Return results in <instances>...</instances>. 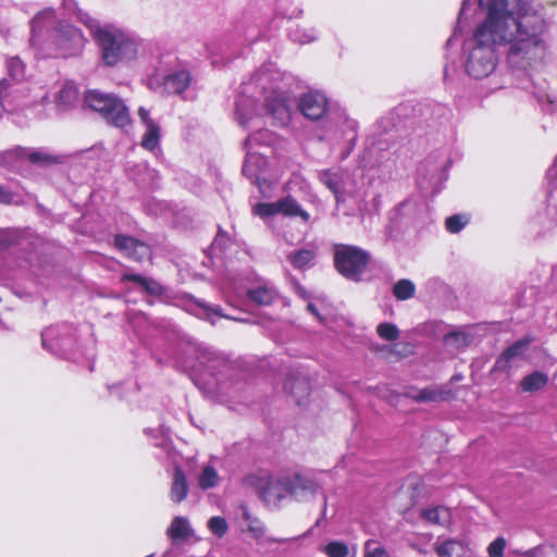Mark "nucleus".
Listing matches in <instances>:
<instances>
[{
	"label": "nucleus",
	"instance_id": "52",
	"mask_svg": "<svg viewBox=\"0 0 557 557\" xmlns=\"http://www.w3.org/2000/svg\"><path fill=\"white\" fill-rule=\"evenodd\" d=\"M411 488H412V492H413V500H412V505H414L417 503V497H418V493L420 491V483L417 482L414 484L411 485Z\"/></svg>",
	"mask_w": 557,
	"mask_h": 557
},
{
	"label": "nucleus",
	"instance_id": "36",
	"mask_svg": "<svg viewBox=\"0 0 557 557\" xmlns=\"http://www.w3.org/2000/svg\"><path fill=\"white\" fill-rule=\"evenodd\" d=\"M253 213L260 218L280 214L278 200L274 202H259L253 207Z\"/></svg>",
	"mask_w": 557,
	"mask_h": 557
},
{
	"label": "nucleus",
	"instance_id": "29",
	"mask_svg": "<svg viewBox=\"0 0 557 557\" xmlns=\"http://www.w3.org/2000/svg\"><path fill=\"white\" fill-rule=\"evenodd\" d=\"M24 159H27L28 161H30L32 163L37 164V165H48V164L59 162L57 157H54V156L50 154L49 152H47L46 150H41V149H38V150L27 149L26 154H24Z\"/></svg>",
	"mask_w": 557,
	"mask_h": 557
},
{
	"label": "nucleus",
	"instance_id": "33",
	"mask_svg": "<svg viewBox=\"0 0 557 557\" xmlns=\"http://www.w3.org/2000/svg\"><path fill=\"white\" fill-rule=\"evenodd\" d=\"M363 557H392L391 554L375 540L364 542Z\"/></svg>",
	"mask_w": 557,
	"mask_h": 557
},
{
	"label": "nucleus",
	"instance_id": "40",
	"mask_svg": "<svg viewBox=\"0 0 557 557\" xmlns=\"http://www.w3.org/2000/svg\"><path fill=\"white\" fill-rule=\"evenodd\" d=\"M137 383L136 381L131 383H121L113 386H110V394L113 396H116L120 399H124L127 397L126 393L135 394L136 392Z\"/></svg>",
	"mask_w": 557,
	"mask_h": 557
},
{
	"label": "nucleus",
	"instance_id": "51",
	"mask_svg": "<svg viewBox=\"0 0 557 557\" xmlns=\"http://www.w3.org/2000/svg\"><path fill=\"white\" fill-rule=\"evenodd\" d=\"M8 89V82L5 79L0 81V103H2L4 92Z\"/></svg>",
	"mask_w": 557,
	"mask_h": 557
},
{
	"label": "nucleus",
	"instance_id": "41",
	"mask_svg": "<svg viewBox=\"0 0 557 557\" xmlns=\"http://www.w3.org/2000/svg\"><path fill=\"white\" fill-rule=\"evenodd\" d=\"M195 304L202 308L206 312V319L211 323V324H214V320L212 319V315H216V317H220V318H224V319H230L228 315L224 314L221 307H212L203 301H200V300H194Z\"/></svg>",
	"mask_w": 557,
	"mask_h": 557
},
{
	"label": "nucleus",
	"instance_id": "44",
	"mask_svg": "<svg viewBox=\"0 0 557 557\" xmlns=\"http://www.w3.org/2000/svg\"><path fill=\"white\" fill-rule=\"evenodd\" d=\"M268 136H271V133L267 129H262V131H259V132H256L253 134H250L246 140H245V147L247 149H251L253 144H263L265 143V138Z\"/></svg>",
	"mask_w": 557,
	"mask_h": 557
},
{
	"label": "nucleus",
	"instance_id": "19",
	"mask_svg": "<svg viewBox=\"0 0 557 557\" xmlns=\"http://www.w3.org/2000/svg\"><path fill=\"white\" fill-rule=\"evenodd\" d=\"M420 518L429 524L445 525L450 520V511L447 507L437 505L422 509Z\"/></svg>",
	"mask_w": 557,
	"mask_h": 557
},
{
	"label": "nucleus",
	"instance_id": "31",
	"mask_svg": "<svg viewBox=\"0 0 557 557\" xmlns=\"http://www.w3.org/2000/svg\"><path fill=\"white\" fill-rule=\"evenodd\" d=\"M141 289L156 298L162 297L165 293V287L160 282L144 276H141Z\"/></svg>",
	"mask_w": 557,
	"mask_h": 557
},
{
	"label": "nucleus",
	"instance_id": "42",
	"mask_svg": "<svg viewBox=\"0 0 557 557\" xmlns=\"http://www.w3.org/2000/svg\"><path fill=\"white\" fill-rule=\"evenodd\" d=\"M506 544L505 537H496L487 547L488 557H504Z\"/></svg>",
	"mask_w": 557,
	"mask_h": 557
},
{
	"label": "nucleus",
	"instance_id": "53",
	"mask_svg": "<svg viewBox=\"0 0 557 557\" xmlns=\"http://www.w3.org/2000/svg\"><path fill=\"white\" fill-rule=\"evenodd\" d=\"M307 310H308L309 312H311L312 314H314V315H317V317H320V313H319V311H318V308L315 307V305H314V304L309 302V304L307 305Z\"/></svg>",
	"mask_w": 557,
	"mask_h": 557
},
{
	"label": "nucleus",
	"instance_id": "16",
	"mask_svg": "<svg viewBox=\"0 0 557 557\" xmlns=\"http://www.w3.org/2000/svg\"><path fill=\"white\" fill-rule=\"evenodd\" d=\"M188 490V482L184 470L178 466L175 467L170 491L171 499L176 504L182 503L187 497Z\"/></svg>",
	"mask_w": 557,
	"mask_h": 557
},
{
	"label": "nucleus",
	"instance_id": "13",
	"mask_svg": "<svg viewBox=\"0 0 557 557\" xmlns=\"http://www.w3.org/2000/svg\"><path fill=\"white\" fill-rule=\"evenodd\" d=\"M141 122L146 126V132L141 137V147L153 151L158 148L161 138V127L154 123L149 116L148 112L141 108Z\"/></svg>",
	"mask_w": 557,
	"mask_h": 557
},
{
	"label": "nucleus",
	"instance_id": "11",
	"mask_svg": "<svg viewBox=\"0 0 557 557\" xmlns=\"http://www.w3.org/2000/svg\"><path fill=\"white\" fill-rule=\"evenodd\" d=\"M283 388L298 406L307 404L311 394L310 380L296 371L288 372Z\"/></svg>",
	"mask_w": 557,
	"mask_h": 557
},
{
	"label": "nucleus",
	"instance_id": "32",
	"mask_svg": "<svg viewBox=\"0 0 557 557\" xmlns=\"http://www.w3.org/2000/svg\"><path fill=\"white\" fill-rule=\"evenodd\" d=\"M443 342L446 345H454L456 348H463L470 344L469 336L461 331H451L444 335Z\"/></svg>",
	"mask_w": 557,
	"mask_h": 557
},
{
	"label": "nucleus",
	"instance_id": "38",
	"mask_svg": "<svg viewBox=\"0 0 557 557\" xmlns=\"http://www.w3.org/2000/svg\"><path fill=\"white\" fill-rule=\"evenodd\" d=\"M324 553L329 557H347L349 548L347 544L338 541H332L324 547Z\"/></svg>",
	"mask_w": 557,
	"mask_h": 557
},
{
	"label": "nucleus",
	"instance_id": "46",
	"mask_svg": "<svg viewBox=\"0 0 557 557\" xmlns=\"http://www.w3.org/2000/svg\"><path fill=\"white\" fill-rule=\"evenodd\" d=\"M62 7L67 14L75 15L78 20L79 12L85 13L77 7V2L75 0H62Z\"/></svg>",
	"mask_w": 557,
	"mask_h": 557
},
{
	"label": "nucleus",
	"instance_id": "5",
	"mask_svg": "<svg viewBox=\"0 0 557 557\" xmlns=\"http://www.w3.org/2000/svg\"><path fill=\"white\" fill-rule=\"evenodd\" d=\"M370 253L357 246L339 244L334 249V267L345 278L360 281L370 262Z\"/></svg>",
	"mask_w": 557,
	"mask_h": 557
},
{
	"label": "nucleus",
	"instance_id": "18",
	"mask_svg": "<svg viewBox=\"0 0 557 557\" xmlns=\"http://www.w3.org/2000/svg\"><path fill=\"white\" fill-rule=\"evenodd\" d=\"M318 248L314 245L292 251L287 255V260L297 270L308 268L317 257Z\"/></svg>",
	"mask_w": 557,
	"mask_h": 557
},
{
	"label": "nucleus",
	"instance_id": "26",
	"mask_svg": "<svg viewBox=\"0 0 557 557\" xmlns=\"http://www.w3.org/2000/svg\"><path fill=\"white\" fill-rule=\"evenodd\" d=\"M27 149L17 147L8 151L0 152V165L12 170L20 168V162L24 160Z\"/></svg>",
	"mask_w": 557,
	"mask_h": 557
},
{
	"label": "nucleus",
	"instance_id": "50",
	"mask_svg": "<svg viewBox=\"0 0 557 557\" xmlns=\"http://www.w3.org/2000/svg\"><path fill=\"white\" fill-rule=\"evenodd\" d=\"M242 172L243 174H245L246 176L248 177H252L255 174L252 173L251 169H250V165L248 163V160L245 161L244 165H243V169H242Z\"/></svg>",
	"mask_w": 557,
	"mask_h": 557
},
{
	"label": "nucleus",
	"instance_id": "1",
	"mask_svg": "<svg viewBox=\"0 0 557 557\" xmlns=\"http://www.w3.org/2000/svg\"><path fill=\"white\" fill-rule=\"evenodd\" d=\"M548 24L535 13L521 14L512 22L486 17L475 29V46L467 63V73L475 79L487 77L496 67V45H505L506 62L512 70L527 71L542 63L547 53L545 34Z\"/></svg>",
	"mask_w": 557,
	"mask_h": 557
},
{
	"label": "nucleus",
	"instance_id": "37",
	"mask_svg": "<svg viewBox=\"0 0 557 557\" xmlns=\"http://www.w3.org/2000/svg\"><path fill=\"white\" fill-rule=\"evenodd\" d=\"M377 335L388 342H394L399 337V330L393 323L384 322L376 327Z\"/></svg>",
	"mask_w": 557,
	"mask_h": 557
},
{
	"label": "nucleus",
	"instance_id": "20",
	"mask_svg": "<svg viewBox=\"0 0 557 557\" xmlns=\"http://www.w3.org/2000/svg\"><path fill=\"white\" fill-rule=\"evenodd\" d=\"M280 214L294 218L299 216L305 223L310 220V214L301 208L299 202L293 196H286L278 199Z\"/></svg>",
	"mask_w": 557,
	"mask_h": 557
},
{
	"label": "nucleus",
	"instance_id": "35",
	"mask_svg": "<svg viewBox=\"0 0 557 557\" xmlns=\"http://www.w3.org/2000/svg\"><path fill=\"white\" fill-rule=\"evenodd\" d=\"M208 529L210 532L218 537H223L228 530V524L225 518L220 516H214L208 521Z\"/></svg>",
	"mask_w": 557,
	"mask_h": 557
},
{
	"label": "nucleus",
	"instance_id": "49",
	"mask_svg": "<svg viewBox=\"0 0 557 557\" xmlns=\"http://www.w3.org/2000/svg\"><path fill=\"white\" fill-rule=\"evenodd\" d=\"M122 281L123 282L133 281L136 284H139V274H125V275H123Z\"/></svg>",
	"mask_w": 557,
	"mask_h": 557
},
{
	"label": "nucleus",
	"instance_id": "12",
	"mask_svg": "<svg viewBox=\"0 0 557 557\" xmlns=\"http://www.w3.org/2000/svg\"><path fill=\"white\" fill-rule=\"evenodd\" d=\"M532 338L531 337H523L518 341H516L512 345L508 346L502 355L496 359L495 362V370L498 371H507L510 369V361L521 356L527 347L531 344Z\"/></svg>",
	"mask_w": 557,
	"mask_h": 557
},
{
	"label": "nucleus",
	"instance_id": "34",
	"mask_svg": "<svg viewBox=\"0 0 557 557\" xmlns=\"http://www.w3.org/2000/svg\"><path fill=\"white\" fill-rule=\"evenodd\" d=\"M9 75L15 79L21 81L25 75V64L18 57H12L7 62Z\"/></svg>",
	"mask_w": 557,
	"mask_h": 557
},
{
	"label": "nucleus",
	"instance_id": "30",
	"mask_svg": "<svg viewBox=\"0 0 557 557\" xmlns=\"http://www.w3.org/2000/svg\"><path fill=\"white\" fill-rule=\"evenodd\" d=\"M416 286L407 278L399 280L393 287V294L398 300H408L414 296Z\"/></svg>",
	"mask_w": 557,
	"mask_h": 557
},
{
	"label": "nucleus",
	"instance_id": "47",
	"mask_svg": "<svg viewBox=\"0 0 557 557\" xmlns=\"http://www.w3.org/2000/svg\"><path fill=\"white\" fill-rule=\"evenodd\" d=\"M295 293L298 297L308 300L311 298L310 293L307 290L305 286H302L299 282H295L294 284Z\"/></svg>",
	"mask_w": 557,
	"mask_h": 557
},
{
	"label": "nucleus",
	"instance_id": "14",
	"mask_svg": "<svg viewBox=\"0 0 557 557\" xmlns=\"http://www.w3.org/2000/svg\"><path fill=\"white\" fill-rule=\"evenodd\" d=\"M78 99V91L74 83L65 82L55 92L54 102L60 111H67L74 107Z\"/></svg>",
	"mask_w": 557,
	"mask_h": 557
},
{
	"label": "nucleus",
	"instance_id": "28",
	"mask_svg": "<svg viewBox=\"0 0 557 557\" xmlns=\"http://www.w3.org/2000/svg\"><path fill=\"white\" fill-rule=\"evenodd\" d=\"M218 471L212 466H206L198 478V485L201 490L206 491L219 484Z\"/></svg>",
	"mask_w": 557,
	"mask_h": 557
},
{
	"label": "nucleus",
	"instance_id": "2",
	"mask_svg": "<svg viewBox=\"0 0 557 557\" xmlns=\"http://www.w3.org/2000/svg\"><path fill=\"white\" fill-rule=\"evenodd\" d=\"M55 11L46 8L30 22V45L41 58H71L79 55L86 45L83 32L74 25L55 21Z\"/></svg>",
	"mask_w": 557,
	"mask_h": 557
},
{
	"label": "nucleus",
	"instance_id": "54",
	"mask_svg": "<svg viewBox=\"0 0 557 557\" xmlns=\"http://www.w3.org/2000/svg\"><path fill=\"white\" fill-rule=\"evenodd\" d=\"M127 317H128L129 321H132L131 311L127 312Z\"/></svg>",
	"mask_w": 557,
	"mask_h": 557
},
{
	"label": "nucleus",
	"instance_id": "8",
	"mask_svg": "<svg viewBox=\"0 0 557 557\" xmlns=\"http://www.w3.org/2000/svg\"><path fill=\"white\" fill-rule=\"evenodd\" d=\"M243 483L255 488L259 496L268 504H276L288 495L286 476L274 478L269 473L249 474L243 479Z\"/></svg>",
	"mask_w": 557,
	"mask_h": 557
},
{
	"label": "nucleus",
	"instance_id": "48",
	"mask_svg": "<svg viewBox=\"0 0 557 557\" xmlns=\"http://www.w3.org/2000/svg\"><path fill=\"white\" fill-rule=\"evenodd\" d=\"M12 201V195L0 185V203H10Z\"/></svg>",
	"mask_w": 557,
	"mask_h": 557
},
{
	"label": "nucleus",
	"instance_id": "6",
	"mask_svg": "<svg viewBox=\"0 0 557 557\" xmlns=\"http://www.w3.org/2000/svg\"><path fill=\"white\" fill-rule=\"evenodd\" d=\"M481 7L487 11L486 17L493 20L512 22L519 20L521 14L535 13L544 16L542 7L529 0H479Z\"/></svg>",
	"mask_w": 557,
	"mask_h": 557
},
{
	"label": "nucleus",
	"instance_id": "10",
	"mask_svg": "<svg viewBox=\"0 0 557 557\" xmlns=\"http://www.w3.org/2000/svg\"><path fill=\"white\" fill-rule=\"evenodd\" d=\"M298 109L307 119L318 121L327 113L329 99L322 92L310 90L300 96Z\"/></svg>",
	"mask_w": 557,
	"mask_h": 557
},
{
	"label": "nucleus",
	"instance_id": "22",
	"mask_svg": "<svg viewBox=\"0 0 557 557\" xmlns=\"http://www.w3.org/2000/svg\"><path fill=\"white\" fill-rule=\"evenodd\" d=\"M274 288L260 286L247 290V298L257 306H270L276 298Z\"/></svg>",
	"mask_w": 557,
	"mask_h": 557
},
{
	"label": "nucleus",
	"instance_id": "3",
	"mask_svg": "<svg viewBox=\"0 0 557 557\" xmlns=\"http://www.w3.org/2000/svg\"><path fill=\"white\" fill-rule=\"evenodd\" d=\"M78 16L79 22L90 29L107 66H115L136 57L137 44L127 32L113 25L100 26L88 13L79 12Z\"/></svg>",
	"mask_w": 557,
	"mask_h": 557
},
{
	"label": "nucleus",
	"instance_id": "4",
	"mask_svg": "<svg viewBox=\"0 0 557 557\" xmlns=\"http://www.w3.org/2000/svg\"><path fill=\"white\" fill-rule=\"evenodd\" d=\"M84 103L98 112L109 124L125 128L131 124L127 107L114 95L89 90L84 96Z\"/></svg>",
	"mask_w": 557,
	"mask_h": 557
},
{
	"label": "nucleus",
	"instance_id": "24",
	"mask_svg": "<svg viewBox=\"0 0 557 557\" xmlns=\"http://www.w3.org/2000/svg\"><path fill=\"white\" fill-rule=\"evenodd\" d=\"M193 533V530L184 517H175L170 528L168 529V535L173 541H184L187 540Z\"/></svg>",
	"mask_w": 557,
	"mask_h": 557
},
{
	"label": "nucleus",
	"instance_id": "23",
	"mask_svg": "<svg viewBox=\"0 0 557 557\" xmlns=\"http://www.w3.org/2000/svg\"><path fill=\"white\" fill-rule=\"evenodd\" d=\"M548 383V375L541 371H533L520 381V387L523 392L534 393L544 388Z\"/></svg>",
	"mask_w": 557,
	"mask_h": 557
},
{
	"label": "nucleus",
	"instance_id": "39",
	"mask_svg": "<svg viewBox=\"0 0 557 557\" xmlns=\"http://www.w3.org/2000/svg\"><path fill=\"white\" fill-rule=\"evenodd\" d=\"M468 223V219L461 214H454L446 219L445 227L451 234L459 233Z\"/></svg>",
	"mask_w": 557,
	"mask_h": 557
},
{
	"label": "nucleus",
	"instance_id": "25",
	"mask_svg": "<svg viewBox=\"0 0 557 557\" xmlns=\"http://www.w3.org/2000/svg\"><path fill=\"white\" fill-rule=\"evenodd\" d=\"M434 550L438 557H462L465 548L459 541L450 539L436 543Z\"/></svg>",
	"mask_w": 557,
	"mask_h": 557
},
{
	"label": "nucleus",
	"instance_id": "17",
	"mask_svg": "<svg viewBox=\"0 0 557 557\" xmlns=\"http://www.w3.org/2000/svg\"><path fill=\"white\" fill-rule=\"evenodd\" d=\"M191 76L187 71H178L164 77L163 84L168 92L180 95L190 85Z\"/></svg>",
	"mask_w": 557,
	"mask_h": 557
},
{
	"label": "nucleus",
	"instance_id": "7",
	"mask_svg": "<svg viewBox=\"0 0 557 557\" xmlns=\"http://www.w3.org/2000/svg\"><path fill=\"white\" fill-rule=\"evenodd\" d=\"M42 347L53 355L75 359V329L66 323L47 327L41 333Z\"/></svg>",
	"mask_w": 557,
	"mask_h": 557
},
{
	"label": "nucleus",
	"instance_id": "27",
	"mask_svg": "<svg viewBox=\"0 0 557 557\" xmlns=\"http://www.w3.org/2000/svg\"><path fill=\"white\" fill-rule=\"evenodd\" d=\"M116 248L125 256L136 259L138 240L126 235H116L114 239Z\"/></svg>",
	"mask_w": 557,
	"mask_h": 557
},
{
	"label": "nucleus",
	"instance_id": "43",
	"mask_svg": "<svg viewBox=\"0 0 557 557\" xmlns=\"http://www.w3.org/2000/svg\"><path fill=\"white\" fill-rule=\"evenodd\" d=\"M320 181L334 194L338 193L339 185L337 176L330 170H325L320 174Z\"/></svg>",
	"mask_w": 557,
	"mask_h": 557
},
{
	"label": "nucleus",
	"instance_id": "45",
	"mask_svg": "<svg viewBox=\"0 0 557 557\" xmlns=\"http://www.w3.org/2000/svg\"><path fill=\"white\" fill-rule=\"evenodd\" d=\"M15 234L9 230H0V251L11 247L15 243Z\"/></svg>",
	"mask_w": 557,
	"mask_h": 557
},
{
	"label": "nucleus",
	"instance_id": "15",
	"mask_svg": "<svg viewBox=\"0 0 557 557\" xmlns=\"http://www.w3.org/2000/svg\"><path fill=\"white\" fill-rule=\"evenodd\" d=\"M407 396L410 397L416 403L446 401L455 397L451 389L431 387H424L420 389L417 394H408Z\"/></svg>",
	"mask_w": 557,
	"mask_h": 557
},
{
	"label": "nucleus",
	"instance_id": "9",
	"mask_svg": "<svg viewBox=\"0 0 557 557\" xmlns=\"http://www.w3.org/2000/svg\"><path fill=\"white\" fill-rule=\"evenodd\" d=\"M267 115L272 119V125L276 127L286 126L292 117L288 98L278 91H271L263 102Z\"/></svg>",
	"mask_w": 557,
	"mask_h": 557
},
{
	"label": "nucleus",
	"instance_id": "21",
	"mask_svg": "<svg viewBox=\"0 0 557 557\" xmlns=\"http://www.w3.org/2000/svg\"><path fill=\"white\" fill-rule=\"evenodd\" d=\"M286 485L288 495L299 496L305 492H314L315 484L312 480L300 474L286 476Z\"/></svg>",
	"mask_w": 557,
	"mask_h": 557
}]
</instances>
